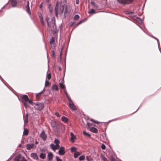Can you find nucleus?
Returning a JSON list of instances; mask_svg holds the SVG:
<instances>
[{"instance_id":"obj_26","label":"nucleus","mask_w":161,"mask_h":161,"mask_svg":"<svg viewBox=\"0 0 161 161\" xmlns=\"http://www.w3.org/2000/svg\"><path fill=\"white\" fill-rule=\"evenodd\" d=\"M100 157L103 161H108L107 158L103 155H101Z\"/></svg>"},{"instance_id":"obj_7","label":"nucleus","mask_w":161,"mask_h":161,"mask_svg":"<svg viewBox=\"0 0 161 161\" xmlns=\"http://www.w3.org/2000/svg\"><path fill=\"white\" fill-rule=\"evenodd\" d=\"M31 157L33 159L37 161L39 160V157L36 153H31Z\"/></svg>"},{"instance_id":"obj_28","label":"nucleus","mask_w":161,"mask_h":161,"mask_svg":"<svg viewBox=\"0 0 161 161\" xmlns=\"http://www.w3.org/2000/svg\"><path fill=\"white\" fill-rule=\"evenodd\" d=\"M48 8L50 12L52 13L53 11V7H52V5L51 4L49 5L48 6Z\"/></svg>"},{"instance_id":"obj_56","label":"nucleus","mask_w":161,"mask_h":161,"mask_svg":"<svg viewBox=\"0 0 161 161\" xmlns=\"http://www.w3.org/2000/svg\"><path fill=\"white\" fill-rule=\"evenodd\" d=\"M46 0L47 3H48L49 2L50 0Z\"/></svg>"},{"instance_id":"obj_45","label":"nucleus","mask_w":161,"mask_h":161,"mask_svg":"<svg viewBox=\"0 0 161 161\" xmlns=\"http://www.w3.org/2000/svg\"><path fill=\"white\" fill-rule=\"evenodd\" d=\"M40 21L41 22L42 24L43 25H45V23H44V22L43 21V18L42 19H40Z\"/></svg>"},{"instance_id":"obj_38","label":"nucleus","mask_w":161,"mask_h":161,"mask_svg":"<svg viewBox=\"0 0 161 161\" xmlns=\"http://www.w3.org/2000/svg\"><path fill=\"white\" fill-rule=\"evenodd\" d=\"M28 102L30 104H31L33 106L34 105V103H33L32 100H29H29H28Z\"/></svg>"},{"instance_id":"obj_9","label":"nucleus","mask_w":161,"mask_h":161,"mask_svg":"<svg viewBox=\"0 0 161 161\" xmlns=\"http://www.w3.org/2000/svg\"><path fill=\"white\" fill-rule=\"evenodd\" d=\"M64 149H64V147H61L60 148V149L58 151L59 154L61 155H64L65 153V152L64 151Z\"/></svg>"},{"instance_id":"obj_21","label":"nucleus","mask_w":161,"mask_h":161,"mask_svg":"<svg viewBox=\"0 0 161 161\" xmlns=\"http://www.w3.org/2000/svg\"><path fill=\"white\" fill-rule=\"evenodd\" d=\"M39 157L42 159H44L46 158V154L44 153H40Z\"/></svg>"},{"instance_id":"obj_61","label":"nucleus","mask_w":161,"mask_h":161,"mask_svg":"<svg viewBox=\"0 0 161 161\" xmlns=\"http://www.w3.org/2000/svg\"><path fill=\"white\" fill-rule=\"evenodd\" d=\"M156 39L157 40V42H158V39H156Z\"/></svg>"},{"instance_id":"obj_63","label":"nucleus","mask_w":161,"mask_h":161,"mask_svg":"<svg viewBox=\"0 0 161 161\" xmlns=\"http://www.w3.org/2000/svg\"><path fill=\"white\" fill-rule=\"evenodd\" d=\"M137 110H138V109H137V110H136V111H137Z\"/></svg>"},{"instance_id":"obj_49","label":"nucleus","mask_w":161,"mask_h":161,"mask_svg":"<svg viewBox=\"0 0 161 161\" xmlns=\"http://www.w3.org/2000/svg\"><path fill=\"white\" fill-rule=\"evenodd\" d=\"M90 120H91V121H92V122H93L94 123H97V124L99 123V122H97V121H96L94 120L93 119H91Z\"/></svg>"},{"instance_id":"obj_52","label":"nucleus","mask_w":161,"mask_h":161,"mask_svg":"<svg viewBox=\"0 0 161 161\" xmlns=\"http://www.w3.org/2000/svg\"><path fill=\"white\" fill-rule=\"evenodd\" d=\"M54 55H55V52H54V51H52V57H54Z\"/></svg>"},{"instance_id":"obj_20","label":"nucleus","mask_w":161,"mask_h":161,"mask_svg":"<svg viewBox=\"0 0 161 161\" xmlns=\"http://www.w3.org/2000/svg\"><path fill=\"white\" fill-rule=\"evenodd\" d=\"M52 149L54 151H55L56 149H58L59 148H57V147H56V145L53 144H51L50 145Z\"/></svg>"},{"instance_id":"obj_47","label":"nucleus","mask_w":161,"mask_h":161,"mask_svg":"<svg viewBox=\"0 0 161 161\" xmlns=\"http://www.w3.org/2000/svg\"><path fill=\"white\" fill-rule=\"evenodd\" d=\"M83 22V20H81L80 21H79L76 24V25H79L80 24H81L82 22Z\"/></svg>"},{"instance_id":"obj_54","label":"nucleus","mask_w":161,"mask_h":161,"mask_svg":"<svg viewBox=\"0 0 161 161\" xmlns=\"http://www.w3.org/2000/svg\"><path fill=\"white\" fill-rule=\"evenodd\" d=\"M79 1V0H76V4H78Z\"/></svg>"},{"instance_id":"obj_57","label":"nucleus","mask_w":161,"mask_h":161,"mask_svg":"<svg viewBox=\"0 0 161 161\" xmlns=\"http://www.w3.org/2000/svg\"><path fill=\"white\" fill-rule=\"evenodd\" d=\"M35 143L36 144H38V142L37 141H36Z\"/></svg>"},{"instance_id":"obj_34","label":"nucleus","mask_w":161,"mask_h":161,"mask_svg":"<svg viewBox=\"0 0 161 161\" xmlns=\"http://www.w3.org/2000/svg\"><path fill=\"white\" fill-rule=\"evenodd\" d=\"M79 18V16L78 15H76L74 17V20H77Z\"/></svg>"},{"instance_id":"obj_55","label":"nucleus","mask_w":161,"mask_h":161,"mask_svg":"<svg viewBox=\"0 0 161 161\" xmlns=\"http://www.w3.org/2000/svg\"><path fill=\"white\" fill-rule=\"evenodd\" d=\"M42 3L41 4H40V8H42Z\"/></svg>"},{"instance_id":"obj_13","label":"nucleus","mask_w":161,"mask_h":161,"mask_svg":"<svg viewBox=\"0 0 161 161\" xmlns=\"http://www.w3.org/2000/svg\"><path fill=\"white\" fill-rule=\"evenodd\" d=\"M27 5L26 6V12L30 14H31L30 12V7H29V1H27Z\"/></svg>"},{"instance_id":"obj_4","label":"nucleus","mask_w":161,"mask_h":161,"mask_svg":"<svg viewBox=\"0 0 161 161\" xmlns=\"http://www.w3.org/2000/svg\"><path fill=\"white\" fill-rule=\"evenodd\" d=\"M133 0H117L119 3L123 4H129L132 2Z\"/></svg>"},{"instance_id":"obj_11","label":"nucleus","mask_w":161,"mask_h":161,"mask_svg":"<svg viewBox=\"0 0 161 161\" xmlns=\"http://www.w3.org/2000/svg\"><path fill=\"white\" fill-rule=\"evenodd\" d=\"M34 144L33 143L27 144L26 145V147L27 150H30L34 147Z\"/></svg>"},{"instance_id":"obj_29","label":"nucleus","mask_w":161,"mask_h":161,"mask_svg":"<svg viewBox=\"0 0 161 161\" xmlns=\"http://www.w3.org/2000/svg\"><path fill=\"white\" fill-rule=\"evenodd\" d=\"M83 134L84 136H86L90 137L91 136V135L89 133L86 132V131H84L83 132Z\"/></svg>"},{"instance_id":"obj_22","label":"nucleus","mask_w":161,"mask_h":161,"mask_svg":"<svg viewBox=\"0 0 161 161\" xmlns=\"http://www.w3.org/2000/svg\"><path fill=\"white\" fill-rule=\"evenodd\" d=\"M62 82H63V83H60L59 84V86H60V87H61V88L62 89H64L65 88V85L63 84L64 82V80H63L62 81Z\"/></svg>"},{"instance_id":"obj_46","label":"nucleus","mask_w":161,"mask_h":161,"mask_svg":"<svg viewBox=\"0 0 161 161\" xmlns=\"http://www.w3.org/2000/svg\"><path fill=\"white\" fill-rule=\"evenodd\" d=\"M56 159L57 161H62V160L59 158V157L58 156L56 157Z\"/></svg>"},{"instance_id":"obj_42","label":"nucleus","mask_w":161,"mask_h":161,"mask_svg":"<svg viewBox=\"0 0 161 161\" xmlns=\"http://www.w3.org/2000/svg\"><path fill=\"white\" fill-rule=\"evenodd\" d=\"M49 85V82L48 81H47L46 80L45 81V86H48Z\"/></svg>"},{"instance_id":"obj_30","label":"nucleus","mask_w":161,"mask_h":161,"mask_svg":"<svg viewBox=\"0 0 161 161\" xmlns=\"http://www.w3.org/2000/svg\"><path fill=\"white\" fill-rule=\"evenodd\" d=\"M136 20L137 21L138 23L140 24H141L142 23V19L139 18L137 17Z\"/></svg>"},{"instance_id":"obj_59","label":"nucleus","mask_w":161,"mask_h":161,"mask_svg":"<svg viewBox=\"0 0 161 161\" xmlns=\"http://www.w3.org/2000/svg\"><path fill=\"white\" fill-rule=\"evenodd\" d=\"M21 144H19V147H21Z\"/></svg>"},{"instance_id":"obj_17","label":"nucleus","mask_w":161,"mask_h":161,"mask_svg":"<svg viewBox=\"0 0 161 161\" xmlns=\"http://www.w3.org/2000/svg\"><path fill=\"white\" fill-rule=\"evenodd\" d=\"M69 14V12L68 10L67 7H66L65 8L64 12V16L66 17L68 16Z\"/></svg>"},{"instance_id":"obj_44","label":"nucleus","mask_w":161,"mask_h":161,"mask_svg":"<svg viewBox=\"0 0 161 161\" xmlns=\"http://www.w3.org/2000/svg\"><path fill=\"white\" fill-rule=\"evenodd\" d=\"M101 148L103 150H105L106 148V146L104 144H102L101 145Z\"/></svg>"},{"instance_id":"obj_5","label":"nucleus","mask_w":161,"mask_h":161,"mask_svg":"<svg viewBox=\"0 0 161 161\" xmlns=\"http://www.w3.org/2000/svg\"><path fill=\"white\" fill-rule=\"evenodd\" d=\"M70 101V103H69V107L73 110L74 111L76 109V108L73 101L72 100H71Z\"/></svg>"},{"instance_id":"obj_48","label":"nucleus","mask_w":161,"mask_h":161,"mask_svg":"<svg viewBox=\"0 0 161 161\" xmlns=\"http://www.w3.org/2000/svg\"><path fill=\"white\" fill-rule=\"evenodd\" d=\"M53 23H54V24H53V27L54 30L55 29H56V27L55 26V21H53Z\"/></svg>"},{"instance_id":"obj_19","label":"nucleus","mask_w":161,"mask_h":161,"mask_svg":"<svg viewBox=\"0 0 161 161\" xmlns=\"http://www.w3.org/2000/svg\"><path fill=\"white\" fill-rule=\"evenodd\" d=\"M90 130L91 132L94 133H96L97 132V129L93 127H91L90 128Z\"/></svg>"},{"instance_id":"obj_62","label":"nucleus","mask_w":161,"mask_h":161,"mask_svg":"<svg viewBox=\"0 0 161 161\" xmlns=\"http://www.w3.org/2000/svg\"><path fill=\"white\" fill-rule=\"evenodd\" d=\"M137 110H138V109H137V110H136V111H137Z\"/></svg>"},{"instance_id":"obj_32","label":"nucleus","mask_w":161,"mask_h":161,"mask_svg":"<svg viewBox=\"0 0 161 161\" xmlns=\"http://www.w3.org/2000/svg\"><path fill=\"white\" fill-rule=\"evenodd\" d=\"M28 134V130L27 129H24V132H23V135H27Z\"/></svg>"},{"instance_id":"obj_18","label":"nucleus","mask_w":161,"mask_h":161,"mask_svg":"<svg viewBox=\"0 0 161 161\" xmlns=\"http://www.w3.org/2000/svg\"><path fill=\"white\" fill-rule=\"evenodd\" d=\"M14 161H27V160L26 159H25L24 158H23L21 160V158H17V157H16L14 158Z\"/></svg>"},{"instance_id":"obj_53","label":"nucleus","mask_w":161,"mask_h":161,"mask_svg":"<svg viewBox=\"0 0 161 161\" xmlns=\"http://www.w3.org/2000/svg\"><path fill=\"white\" fill-rule=\"evenodd\" d=\"M133 12H128V13H126V14H133Z\"/></svg>"},{"instance_id":"obj_8","label":"nucleus","mask_w":161,"mask_h":161,"mask_svg":"<svg viewBox=\"0 0 161 161\" xmlns=\"http://www.w3.org/2000/svg\"><path fill=\"white\" fill-rule=\"evenodd\" d=\"M55 40V38L54 37H52L51 39L50 42V43L51 47L53 48H54L56 46L54 44Z\"/></svg>"},{"instance_id":"obj_37","label":"nucleus","mask_w":161,"mask_h":161,"mask_svg":"<svg viewBox=\"0 0 161 161\" xmlns=\"http://www.w3.org/2000/svg\"><path fill=\"white\" fill-rule=\"evenodd\" d=\"M64 92H65V93L66 94V96L68 99L70 101H71V100H72L70 99V98L69 97V96H68V94H67V92H66V91L65 90H64Z\"/></svg>"},{"instance_id":"obj_1","label":"nucleus","mask_w":161,"mask_h":161,"mask_svg":"<svg viewBox=\"0 0 161 161\" xmlns=\"http://www.w3.org/2000/svg\"><path fill=\"white\" fill-rule=\"evenodd\" d=\"M58 2H57L56 6L55 8V15L56 17L58 16V13H59V14L60 15H61L63 14V11L64 9V7L63 6H61L60 7L59 11H58Z\"/></svg>"},{"instance_id":"obj_39","label":"nucleus","mask_w":161,"mask_h":161,"mask_svg":"<svg viewBox=\"0 0 161 161\" xmlns=\"http://www.w3.org/2000/svg\"><path fill=\"white\" fill-rule=\"evenodd\" d=\"M52 127H53V129L55 130V131H58V130L57 129V127L55 125H52Z\"/></svg>"},{"instance_id":"obj_40","label":"nucleus","mask_w":161,"mask_h":161,"mask_svg":"<svg viewBox=\"0 0 161 161\" xmlns=\"http://www.w3.org/2000/svg\"><path fill=\"white\" fill-rule=\"evenodd\" d=\"M86 160H87V161H90L91 160V158L90 157L88 156H86Z\"/></svg>"},{"instance_id":"obj_2","label":"nucleus","mask_w":161,"mask_h":161,"mask_svg":"<svg viewBox=\"0 0 161 161\" xmlns=\"http://www.w3.org/2000/svg\"><path fill=\"white\" fill-rule=\"evenodd\" d=\"M44 103L40 102H37L34 103V107L35 108L36 110L41 111L42 110L44 107Z\"/></svg>"},{"instance_id":"obj_35","label":"nucleus","mask_w":161,"mask_h":161,"mask_svg":"<svg viewBox=\"0 0 161 161\" xmlns=\"http://www.w3.org/2000/svg\"><path fill=\"white\" fill-rule=\"evenodd\" d=\"M88 13L89 14L94 13H95V10L94 9H92L90 10Z\"/></svg>"},{"instance_id":"obj_50","label":"nucleus","mask_w":161,"mask_h":161,"mask_svg":"<svg viewBox=\"0 0 161 161\" xmlns=\"http://www.w3.org/2000/svg\"><path fill=\"white\" fill-rule=\"evenodd\" d=\"M55 115L58 117H60L61 116V115L58 113L57 112H56L55 113Z\"/></svg>"},{"instance_id":"obj_16","label":"nucleus","mask_w":161,"mask_h":161,"mask_svg":"<svg viewBox=\"0 0 161 161\" xmlns=\"http://www.w3.org/2000/svg\"><path fill=\"white\" fill-rule=\"evenodd\" d=\"M61 120L65 123H66L68 121V119L65 116L62 117Z\"/></svg>"},{"instance_id":"obj_3","label":"nucleus","mask_w":161,"mask_h":161,"mask_svg":"<svg viewBox=\"0 0 161 161\" xmlns=\"http://www.w3.org/2000/svg\"><path fill=\"white\" fill-rule=\"evenodd\" d=\"M22 102L23 103L24 105L26 108L29 107V105H28L27 102L29 100V98L28 96L26 95H24L22 97Z\"/></svg>"},{"instance_id":"obj_10","label":"nucleus","mask_w":161,"mask_h":161,"mask_svg":"<svg viewBox=\"0 0 161 161\" xmlns=\"http://www.w3.org/2000/svg\"><path fill=\"white\" fill-rule=\"evenodd\" d=\"M70 135L71 136L70 141L72 142H75L74 139L76 138V136L72 132H71L70 134Z\"/></svg>"},{"instance_id":"obj_12","label":"nucleus","mask_w":161,"mask_h":161,"mask_svg":"<svg viewBox=\"0 0 161 161\" xmlns=\"http://www.w3.org/2000/svg\"><path fill=\"white\" fill-rule=\"evenodd\" d=\"M53 158V154L52 153L50 152L48 153L47 154V158L49 161H51Z\"/></svg>"},{"instance_id":"obj_6","label":"nucleus","mask_w":161,"mask_h":161,"mask_svg":"<svg viewBox=\"0 0 161 161\" xmlns=\"http://www.w3.org/2000/svg\"><path fill=\"white\" fill-rule=\"evenodd\" d=\"M40 137L44 141H45L47 138V136L46 134L44 131L43 130L41 133L40 135Z\"/></svg>"},{"instance_id":"obj_23","label":"nucleus","mask_w":161,"mask_h":161,"mask_svg":"<svg viewBox=\"0 0 161 161\" xmlns=\"http://www.w3.org/2000/svg\"><path fill=\"white\" fill-rule=\"evenodd\" d=\"M52 89L53 90L58 91V86L56 85H54L53 86Z\"/></svg>"},{"instance_id":"obj_15","label":"nucleus","mask_w":161,"mask_h":161,"mask_svg":"<svg viewBox=\"0 0 161 161\" xmlns=\"http://www.w3.org/2000/svg\"><path fill=\"white\" fill-rule=\"evenodd\" d=\"M11 2L12 3L11 6L13 7H15L17 6V3L16 0H12Z\"/></svg>"},{"instance_id":"obj_25","label":"nucleus","mask_w":161,"mask_h":161,"mask_svg":"<svg viewBox=\"0 0 161 161\" xmlns=\"http://www.w3.org/2000/svg\"><path fill=\"white\" fill-rule=\"evenodd\" d=\"M44 89L41 92H39V93H37L36 94V97L37 99L41 95L42 93H43V92H44Z\"/></svg>"},{"instance_id":"obj_24","label":"nucleus","mask_w":161,"mask_h":161,"mask_svg":"<svg viewBox=\"0 0 161 161\" xmlns=\"http://www.w3.org/2000/svg\"><path fill=\"white\" fill-rule=\"evenodd\" d=\"M80 153L78 152H76L75 153H74V158H76L78 156L80 155Z\"/></svg>"},{"instance_id":"obj_60","label":"nucleus","mask_w":161,"mask_h":161,"mask_svg":"<svg viewBox=\"0 0 161 161\" xmlns=\"http://www.w3.org/2000/svg\"><path fill=\"white\" fill-rule=\"evenodd\" d=\"M5 6H4L3 8H2V9H3V8H4L5 7Z\"/></svg>"},{"instance_id":"obj_27","label":"nucleus","mask_w":161,"mask_h":161,"mask_svg":"<svg viewBox=\"0 0 161 161\" xmlns=\"http://www.w3.org/2000/svg\"><path fill=\"white\" fill-rule=\"evenodd\" d=\"M91 4L93 5L94 8H98V7L96 4L93 2H91Z\"/></svg>"},{"instance_id":"obj_33","label":"nucleus","mask_w":161,"mask_h":161,"mask_svg":"<svg viewBox=\"0 0 161 161\" xmlns=\"http://www.w3.org/2000/svg\"><path fill=\"white\" fill-rule=\"evenodd\" d=\"M46 78L48 80H49L51 79V74L50 73H49L47 75Z\"/></svg>"},{"instance_id":"obj_43","label":"nucleus","mask_w":161,"mask_h":161,"mask_svg":"<svg viewBox=\"0 0 161 161\" xmlns=\"http://www.w3.org/2000/svg\"><path fill=\"white\" fill-rule=\"evenodd\" d=\"M28 114H27L26 115L25 120V122L27 123L28 122Z\"/></svg>"},{"instance_id":"obj_14","label":"nucleus","mask_w":161,"mask_h":161,"mask_svg":"<svg viewBox=\"0 0 161 161\" xmlns=\"http://www.w3.org/2000/svg\"><path fill=\"white\" fill-rule=\"evenodd\" d=\"M60 142L58 139H55L54 141V143L55 144L56 147H57V148H59L60 147L59 144Z\"/></svg>"},{"instance_id":"obj_58","label":"nucleus","mask_w":161,"mask_h":161,"mask_svg":"<svg viewBox=\"0 0 161 161\" xmlns=\"http://www.w3.org/2000/svg\"><path fill=\"white\" fill-rule=\"evenodd\" d=\"M59 69L60 70H61V67H59Z\"/></svg>"},{"instance_id":"obj_36","label":"nucleus","mask_w":161,"mask_h":161,"mask_svg":"<svg viewBox=\"0 0 161 161\" xmlns=\"http://www.w3.org/2000/svg\"><path fill=\"white\" fill-rule=\"evenodd\" d=\"M76 150V148L74 147H72L71 149V152H75Z\"/></svg>"},{"instance_id":"obj_31","label":"nucleus","mask_w":161,"mask_h":161,"mask_svg":"<svg viewBox=\"0 0 161 161\" xmlns=\"http://www.w3.org/2000/svg\"><path fill=\"white\" fill-rule=\"evenodd\" d=\"M85 158V156L84 155H81V156H80L79 158V160H80V161H82L83 160H84Z\"/></svg>"},{"instance_id":"obj_51","label":"nucleus","mask_w":161,"mask_h":161,"mask_svg":"<svg viewBox=\"0 0 161 161\" xmlns=\"http://www.w3.org/2000/svg\"><path fill=\"white\" fill-rule=\"evenodd\" d=\"M38 16H39L40 19H41L43 18L42 15V14H41V13H39L38 14Z\"/></svg>"},{"instance_id":"obj_41","label":"nucleus","mask_w":161,"mask_h":161,"mask_svg":"<svg viewBox=\"0 0 161 161\" xmlns=\"http://www.w3.org/2000/svg\"><path fill=\"white\" fill-rule=\"evenodd\" d=\"M49 19V18H48L47 17V18H46V21H47V25H48V27L49 28L50 27V25H49V22H48V21Z\"/></svg>"}]
</instances>
